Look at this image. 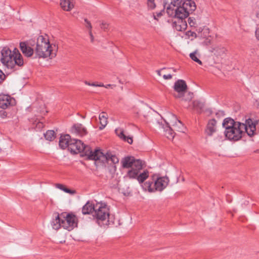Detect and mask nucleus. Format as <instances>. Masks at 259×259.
Masks as SVG:
<instances>
[{
    "label": "nucleus",
    "instance_id": "nucleus-1",
    "mask_svg": "<svg viewBox=\"0 0 259 259\" xmlns=\"http://www.w3.org/2000/svg\"><path fill=\"white\" fill-rule=\"evenodd\" d=\"M259 120L248 118L245 120V123H241L227 117L224 119L222 125L225 128L226 138L230 141H237L245 133L249 137L256 135V126Z\"/></svg>",
    "mask_w": 259,
    "mask_h": 259
},
{
    "label": "nucleus",
    "instance_id": "nucleus-2",
    "mask_svg": "<svg viewBox=\"0 0 259 259\" xmlns=\"http://www.w3.org/2000/svg\"><path fill=\"white\" fill-rule=\"evenodd\" d=\"M121 163L123 168H131L128 170L125 177L131 179H136L140 184H143L149 177L148 170L146 169L141 171L143 168L141 160H136L132 156H127L123 158Z\"/></svg>",
    "mask_w": 259,
    "mask_h": 259
},
{
    "label": "nucleus",
    "instance_id": "nucleus-3",
    "mask_svg": "<svg viewBox=\"0 0 259 259\" xmlns=\"http://www.w3.org/2000/svg\"><path fill=\"white\" fill-rule=\"evenodd\" d=\"M1 61L8 68L13 70L18 69L24 64L22 56L16 48H14L13 51L8 48H3Z\"/></svg>",
    "mask_w": 259,
    "mask_h": 259
},
{
    "label": "nucleus",
    "instance_id": "nucleus-4",
    "mask_svg": "<svg viewBox=\"0 0 259 259\" xmlns=\"http://www.w3.org/2000/svg\"><path fill=\"white\" fill-rule=\"evenodd\" d=\"M58 47L50 44L48 36L39 35L37 39L35 53L38 58H53L56 56Z\"/></svg>",
    "mask_w": 259,
    "mask_h": 259
},
{
    "label": "nucleus",
    "instance_id": "nucleus-5",
    "mask_svg": "<svg viewBox=\"0 0 259 259\" xmlns=\"http://www.w3.org/2000/svg\"><path fill=\"white\" fill-rule=\"evenodd\" d=\"M110 210L109 206L105 203H97L93 217L96 223L101 227H105L109 224Z\"/></svg>",
    "mask_w": 259,
    "mask_h": 259
},
{
    "label": "nucleus",
    "instance_id": "nucleus-6",
    "mask_svg": "<svg viewBox=\"0 0 259 259\" xmlns=\"http://www.w3.org/2000/svg\"><path fill=\"white\" fill-rule=\"evenodd\" d=\"M169 182L167 177H159L154 175L152 176V181L146 182L143 184V187L149 192L162 191L167 186Z\"/></svg>",
    "mask_w": 259,
    "mask_h": 259
},
{
    "label": "nucleus",
    "instance_id": "nucleus-7",
    "mask_svg": "<svg viewBox=\"0 0 259 259\" xmlns=\"http://www.w3.org/2000/svg\"><path fill=\"white\" fill-rule=\"evenodd\" d=\"M181 3L182 2L177 3L174 0L166 8L167 14L170 16L174 14L175 17L178 19L179 21L184 20L189 15L188 12L181 6Z\"/></svg>",
    "mask_w": 259,
    "mask_h": 259
},
{
    "label": "nucleus",
    "instance_id": "nucleus-8",
    "mask_svg": "<svg viewBox=\"0 0 259 259\" xmlns=\"http://www.w3.org/2000/svg\"><path fill=\"white\" fill-rule=\"evenodd\" d=\"M77 225V219L72 214H65L62 213V227L70 231Z\"/></svg>",
    "mask_w": 259,
    "mask_h": 259
},
{
    "label": "nucleus",
    "instance_id": "nucleus-9",
    "mask_svg": "<svg viewBox=\"0 0 259 259\" xmlns=\"http://www.w3.org/2000/svg\"><path fill=\"white\" fill-rule=\"evenodd\" d=\"M101 151L100 150H95L94 151L91 150L90 146L83 145L82 151H81V156H85L86 159L90 160H94L99 161Z\"/></svg>",
    "mask_w": 259,
    "mask_h": 259
},
{
    "label": "nucleus",
    "instance_id": "nucleus-10",
    "mask_svg": "<svg viewBox=\"0 0 259 259\" xmlns=\"http://www.w3.org/2000/svg\"><path fill=\"white\" fill-rule=\"evenodd\" d=\"M174 89L176 92V93H174V96L177 98H181L187 91V85L184 80L179 79L175 82Z\"/></svg>",
    "mask_w": 259,
    "mask_h": 259
},
{
    "label": "nucleus",
    "instance_id": "nucleus-11",
    "mask_svg": "<svg viewBox=\"0 0 259 259\" xmlns=\"http://www.w3.org/2000/svg\"><path fill=\"white\" fill-rule=\"evenodd\" d=\"M99 154H100V156L99 161L101 163H105L111 161L113 164H116L119 162L118 158L115 154H112L110 152H108L106 154H104L101 151V153H99Z\"/></svg>",
    "mask_w": 259,
    "mask_h": 259
},
{
    "label": "nucleus",
    "instance_id": "nucleus-12",
    "mask_svg": "<svg viewBox=\"0 0 259 259\" xmlns=\"http://www.w3.org/2000/svg\"><path fill=\"white\" fill-rule=\"evenodd\" d=\"M84 144L81 140L72 139L69 150L71 153L77 154L82 151Z\"/></svg>",
    "mask_w": 259,
    "mask_h": 259
},
{
    "label": "nucleus",
    "instance_id": "nucleus-13",
    "mask_svg": "<svg viewBox=\"0 0 259 259\" xmlns=\"http://www.w3.org/2000/svg\"><path fill=\"white\" fill-rule=\"evenodd\" d=\"M15 103V100L11 96L5 94L0 95V108L6 109Z\"/></svg>",
    "mask_w": 259,
    "mask_h": 259
},
{
    "label": "nucleus",
    "instance_id": "nucleus-14",
    "mask_svg": "<svg viewBox=\"0 0 259 259\" xmlns=\"http://www.w3.org/2000/svg\"><path fill=\"white\" fill-rule=\"evenodd\" d=\"M71 132L80 137L85 136L88 133L86 128L80 123L74 124L71 127Z\"/></svg>",
    "mask_w": 259,
    "mask_h": 259
},
{
    "label": "nucleus",
    "instance_id": "nucleus-15",
    "mask_svg": "<svg viewBox=\"0 0 259 259\" xmlns=\"http://www.w3.org/2000/svg\"><path fill=\"white\" fill-rule=\"evenodd\" d=\"M217 121L215 119H211L208 121L205 133L208 136H212L217 131Z\"/></svg>",
    "mask_w": 259,
    "mask_h": 259
},
{
    "label": "nucleus",
    "instance_id": "nucleus-16",
    "mask_svg": "<svg viewBox=\"0 0 259 259\" xmlns=\"http://www.w3.org/2000/svg\"><path fill=\"white\" fill-rule=\"evenodd\" d=\"M72 139L68 134L61 135L59 139V147L62 149H65L66 148L69 149L70 144L72 143Z\"/></svg>",
    "mask_w": 259,
    "mask_h": 259
},
{
    "label": "nucleus",
    "instance_id": "nucleus-17",
    "mask_svg": "<svg viewBox=\"0 0 259 259\" xmlns=\"http://www.w3.org/2000/svg\"><path fill=\"white\" fill-rule=\"evenodd\" d=\"M182 2L181 6L190 14L196 10V6L195 2L192 0H185Z\"/></svg>",
    "mask_w": 259,
    "mask_h": 259
},
{
    "label": "nucleus",
    "instance_id": "nucleus-18",
    "mask_svg": "<svg viewBox=\"0 0 259 259\" xmlns=\"http://www.w3.org/2000/svg\"><path fill=\"white\" fill-rule=\"evenodd\" d=\"M20 48L22 53L27 57L32 56L34 53L33 49L29 46L26 42H21Z\"/></svg>",
    "mask_w": 259,
    "mask_h": 259
},
{
    "label": "nucleus",
    "instance_id": "nucleus-19",
    "mask_svg": "<svg viewBox=\"0 0 259 259\" xmlns=\"http://www.w3.org/2000/svg\"><path fill=\"white\" fill-rule=\"evenodd\" d=\"M116 135L121 140L127 142L128 144H131L133 143V138L130 136H126L124 134V131L122 128H118L115 130Z\"/></svg>",
    "mask_w": 259,
    "mask_h": 259
},
{
    "label": "nucleus",
    "instance_id": "nucleus-20",
    "mask_svg": "<svg viewBox=\"0 0 259 259\" xmlns=\"http://www.w3.org/2000/svg\"><path fill=\"white\" fill-rule=\"evenodd\" d=\"M95 209V204L92 202L88 201L82 208V213L83 214H89L92 213Z\"/></svg>",
    "mask_w": 259,
    "mask_h": 259
},
{
    "label": "nucleus",
    "instance_id": "nucleus-21",
    "mask_svg": "<svg viewBox=\"0 0 259 259\" xmlns=\"http://www.w3.org/2000/svg\"><path fill=\"white\" fill-rule=\"evenodd\" d=\"M62 213L60 215L56 213L55 219L52 222L51 225L53 228L55 230H58L62 227Z\"/></svg>",
    "mask_w": 259,
    "mask_h": 259
},
{
    "label": "nucleus",
    "instance_id": "nucleus-22",
    "mask_svg": "<svg viewBox=\"0 0 259 259\" xmlns=\"http://www.w3.org/2000/svg\"><path fill=\"white\" fill-rule=\"evenodd\" d=\"M161 128L163 130L164 135L169 139H172L174 138V132L173 130L166 123L165 125H161Z\"/></svg>",
    "mask_w": 259,
    "mask_h": 259
},
{
    "label": "nucleus",
    "instance_id": "nucleus-23",
    "mask_svg": "<svg viewBox=\"0 0 259 259\" xmlns=\"http://www.w3.org/2000/svg\"><path fill=\"white\" fill-rule=\"evenodd\" d=\"M60 6L66 11H70L74 7V5L70 0H60Z\"/></svg>",
    "mask_w": 259,
    "mask_h": 259
},
{
    "label": "nucleus",
    "instance_id": "nucleus-24",
    "mask_svg": "<svg viewBox=\"0 0 259 259\" xmlns=\"http://www.w3.org/2000/svg\"><path fill=\"white\" fill-rule=\"evenodd\" d=\"M172 116L177 121L175 124L173 125L175 130L178 132L184 133V130L185 129L184 124L180 120H178L177 117L174 115H172Z\"/></svg>",
    "mask_w": 259,
    "mask_h": 259
},
{
    "label": "nucleus",
    "instance_id": "nucleus-25",
    "mask_svg": "<svg viewBox=\"0 0 259 259\" xmlns=\"http://www.w3.org/2000/svg\"><path fill=\"white\" fill-rule=\"evenodd\" d=\"M226 51V49L222 46H215L212 48L211 52L217 56L223 55Z\"/></svg>",
    "mask_w": 259,
    "mask_h": 259
},
{
    "label": "nucleus",
    "instance_id": "nucleus-26",
    "mask_svg": "<svg viewBox=\"0 0 259 259\" xmlns=\"http://www.w3.org/2000/svg\"><path fill=\"white\" fill-rule=\"evenodd\" d=\"M106 113L102 112L100 115H99V119H100V122L101 126H100V130H103L107 125V117L105 115Z\"/></svg>",
    "mask_w": 259,
    "mask_h": 259
},
{
    "label": "nucleus",
    "instance_id": "nucleus-27",
    "mask_svg": "<svg viewBox=\"0 0 259 259\" xmlns=\"http://www.w3.org/2000/svg\"><path fill=\"white\" fill-rule=\"evenodd\" d=\"M175 28L178 31H182L184 30L187 27V23L185 21L180 20L177 22H175Z\"/></svg>",
    "mask_w": 259,
    "mask_h": 259
},
{
    "label": "nucleus",
    "instance_id": "nucleus-28",
    "mask_svg": "<svg viewBox=\"0 0 259 259\" xmlns=\"http://www.w3.org/2000/svg\"><path fill=\"white\" fill-rule=\"evenodd\" d=\"M56 187L58 189H59L63 191L64 192H65L66 193H69L70 194H74L75 193V191L74 190H70V189H69L66 188L65 186L63 184H56Z\"/></svg>",
    "mask_w": 259,
    "mask_h": 259
},
{
    "label": "nucleus",
    "instance_id": "nucleus-29",
    "mask_svg": "<svg viewBox=\"0 0 259 259\" xmlns=\"http://www.w3.org/2000/svg\"><path fill=\"white\" fill-rule=\"evenodd\" d=\"M192 105L193 108L198 112H200L204 106L203 103L197 100L194 101L192 102Z\"/></svg>",
    "mask_w": 259,
    "mask_h": 259
},
{
    "label": "nucleus",
    "instance_id": "nucleus-30",
    "mask_svg": "<svg viewBox=\"0 0 259 259\" xmlns=\"http://www.w3.org/2000/svg\"><path fill=\"white\" fill-rule=\"evenodd\" d=\"M44 136L46 140L52 141L55 139V132L54 131L49 130L44 134Z\"/></svg>",
    "mask_w": 259,
    "mask_h": 259
},
{
    "label": "nucleus",
    "instance_id": "nucleus-31",
    "mask_svg": "<svg viewBox=\"0 0 259 259\" xmlns=\"http://www.w3.org/2000/svg\"><path fill=\"white\" fill-rule=\"evenodd\" d=\"M197 51H194L193 53H191L190 54V58L193 60L194 61L198 63L200 65H202V63L201 60H200L198 57L197 56Z\"/></svg>",
    "mask_w": 259,
    "mask_h": 259
},
{
    "label": "nucleus",
    "instance_id": "nucleus-32",
    "mask_svg": "<svg viewBox=\"0 0 259 259\" xmlns=\"http://www.w3.org/2000/svg\"><path fill=\"white\" fill-rule=\"evenodd\" d=\"M193 98V94L191 92H185L184 95L181 98L183 100L185 101H191V99Z\"/></svg>",
    "mask_w": 259,
    "mask_h": 259
},
{
    "label": "nucleus",
    "instance_id": "nucleus-33",
    "mask_svg": "<svg viewBox=\"0 0 259 259\" xmlns=\"http://www.w3.org/2000/svg\"><path fill=\"white\" fill-rule=\"evenodd\" d=\"M146 4L149 10H152L156 8L155 0H147Z\"/></svg>",
    "mask_w": 259,
    "mask_h": 259
},
{
    "label": "nucleus",
    "instance_id": "nucleus-34",
    "mask_svg": "<svg viewBox=\"0 0 259 259\" xmlns=\"http://www.w3.org/2000/svg\"><path fill=\"white\" fill-rule=\"evenodd\" d=\"M188 22L191 26H194L196 24L195 19L193 17H189L188 18Z\"/></svg>",
    "mask_w": 259,
    "mask_h": 259
},
{
    "label": "nucleus",
    "instance_id": "nucleus-35",
    "mask_svg": "<svg viewBox=\"0 0 259 259\" xmlns=\"http://www.w3.org/2000/svg\"><path fill=\"white\" fill-rule=\"evenodd\" d=\"M84 22H85L86 27L88 28L90 30H92V26L91 22L87 19H84Z\"/></svg>",
    "mask_w": 259,
    "mask_h": 259
},
{
    "label": "nucleus",
    "instance_id": "nucleus-36",
    "mask_svg": "<svg viewBox=\"0 0 259 259\" xmlns=\"http://www.w3.org/2000/svg\"><path fill=\"white\" fill-rule=\"evenodd\" d=\"M6 77V75L0 70V84L5 79Z\"/></svg>",
    "mask_w": 259,
    "mask_h": 259
},
{
    "label": "nucleus",
    "instance_id": "nucleus-37",
    "mask_svg": "<svg viewBox=\"0 0 259 259\" xmlns=\"http://www.w3.org/2000/svg\"><path fill=\"white\" fill-rule=\"evenodd\" d=\"M101 27L104 30H106L108 28V24L105 22H102L101 24Z\"/></svg>",
    "mask_w": 259,
    "mask_h": 259
},
{
    "label": "nucleus",
    "instance_id": "nucleus-38",
    "mask_svg": "<svg viewBox=\"0 0 259 259\" xmlns=\"http://www.w3.org/2000/svg\"><path fill=\"white\" fill-rule=\"evenodd\" d=\"M89 35H90V39H91V41L92 42H94V36L92 33V30H89Z\"/></svg>",
    "mask_w": 259,
    "mask_h": 259
},
{
    "label": "nucleus",
    "instance_id": "nucleus-39",
    "mask_svg": "<svg viewBox=\"0 0 259 259\" xmlns=\"http://www.w3.org/2000/svg\"><path fill=\"white\" fill-rule=\"evenodd\" d=\"M163 77L165 79H170L172 78V75L171 74L164 75Z\"/></svg>",
    "mask_w": 259,
    "mask_h": 259
},
{
    "label": "nucleus",
    "instance_id": "nucleus-40",
    "mask_svg": "<svg viewBox=\"0 0 259 259\" xmlns=\"http://www.w3.org/2000/svg\"><path fill=\"white\" fill-rule=\"evenodd\" d=\"M255 35L258 40H259V28L255 31Z\"/></svg>",
    "mask_w": 259,
    "mask_h": 259
},
{
    "label": "nucleus",
    "instance_id": "nucleus-41",
    "mask_svg": "<svg viewBox=\"0 0 259 259\" xmlns=\"http://www.w3.org/2000/svg\"><path fill=\"white\" fill-rule=\"evenodd\" d=\"M257 11L256 12V16L257 18H259V6L257 8Z\"/></svg>",
    "mask_w": 259,
    "mask_h": 259
},
{
    "label": "nucleus",
    "instance_id": "nucleus-42",
    "mask_svg": "<svg viewBox=\"0 0 259 259\" xmlns=\"http://www.w3.org/2000/svg\"><path fill=\"white\" fill-rule=\"evenodd\" d=\"M160 71H161V70H157V71H156V72H157V74H158L159 76H161V75Z\"/></svg>",
    "mask_w": 259,
    "mask_h": 259
},
{
    "label": "nucleus",
    "instance_id": "nucleus-43",
    "mask_svg": "<svg viewBox=\"0 0 259 259\" xmlns=\"http://www.w3.org/2000/svg\"><path fill=\"white\" fill-rule=\"evenodd\" d=\"M84 83H85V84H87V85H90V86H91V83H90V82H88V81H84Z\"/></svg>",
    "mask_w": 259,
    "mask_h": 259
},
{
    "label": "nucleus",
    "instance_id": "nucleus-44",
    "mask_svg": "<svg viewBox=\"0 0 259 259\" xmlns=\"http://www.w3.org/2000/svg\"><path fill=\"white\" fill-rule=\"evenodd\" d=\"M97 84H96L95 83H91V86H93V87H97Z\"/></svg>",
    "mask_w": 259,
    "mask_h": 259
},
{
    "label": "nucleus",
    "instance_id": "nucleus-45",
    "mask_svg": "<svg viewBox=\"0 0 259 259\" xmlns=\"http://www.w3.org/2000/svg\"><path fill=\"white\" fill-rule=\"evenodd\" d=\"M97 87H104V85L103 83H100V84H97Z\"/></svg>",
    "mask_w": 259,
    "mask_h": 259
},
{
    "label": "nucleus",
    "instance_id": "nucleus-46",
    "mask_svg": "<svg viewBox=\"0 0 259 259\" xmlns=\"http://www.w3.org/2000/svg\"><path fill=\"white\" fill-rule=\"evenodd\" d=\"M162 15L161 12H159L158 13H157V17H160Z\"/></svg>",
    "mask_w": 259,
    "mask_h": 259
},
{
    "label": "nucleus",
    "instance_id": "nucleus-47",
    "mask_svg": "<svg viewBox=\"0 0 259 259\" xmlns=\"http://www.w3.org/2000/svg\"><path fill=\"white\" fill-rule=\"evenodd\" d=\"M110 86H111V84H107L106 85H104V87H105L106 88H108V87H109Z\"/></svg>",
    "mask_w": 259,
    "mask_h": 259
},
{
    "label": "nucleus",
    "instance_id": "nucleus-48",
    "mask_svg": "<svg viewBox=\"0 0 259 259\" xmlns=\"http://www.w3.org/2000/svg\"><path fill=\"white\" fill-rule=\"evenodd\" d=\"M171 69L173 70L174 71L176 72V69H174L173 68H171Z\"/></svg>",
    "mask_w": 259,
    "mask_h": 259
},
{
    "label": "nucleus",
    "instance_id": "nucleus-49",
    "mask_svg": "<svg viewBox=\"0 0 259 259\" xmlns=\"http://www.w3.org/2000/svg\"><path fill=\"white\" fill-rule=\"evenodd\" d=\"M178 1H179V0H177V1H176V2H177V3H178Z\"/></svg>",
    "mask_w": 259,
    "mask_h": 259
}]
</instances>
